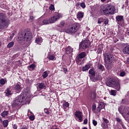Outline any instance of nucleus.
I'll list each match as a JSON object with an SVG mask.
<instances>
[{"label": "nucleus", "instance_id": "nucleus-12", "mask_svg": "<svg viewBox=\"0 0 129 129\" xmlns=\"http://www.w3.org/2000/svg\"><path fill=\"white\" fill-rule=\"evenodd\" d=\"M22 40H24V41H31L32 40V33L30 32L25 33Z\"/></svg>", "mask_w": 129, "mask_h": 129}, {"label": "nucleus", "instance_id": "nucleus-4", "mask_svg": "<svg viewBox=\"0 0 129 129\" xmlns=\"http://www.w3.org/2000/svg\"><path fill=\"white\" fill-rule=\"evenodd\" d=\"M80 29V24L79 23H74L71 27L68 28L65 30L67 34H70V35H75Z\"/></svg>", "mask_w": 129, "mask_h": 129}, {"label": "nucleus", "instance_id": "nucleus-31", "mask_svg": "<svg viewBox=\"0 0 129 129\" xmlns=\"http://www.w3.org/2000/svg\"><path fill=\"white\" fill-rule=\"evenodd\" d=\"M48 75H49V72H47V71L44 72L42 76L43 79L47 78V77H48Z\"/></svg>", "mask_w": 129, "mask_h": 129}, {"label": "nucleus", "instance_id": "nucleus-39", "mask_svg": "<svg viewBox=\"0 0 129 129\" xmlns=\"http://www.w3.org/2000/svg\"><path fill=\"white\" fill-rule=\"evenodd\" d=\"M104 20L102 18H100L98 20V24H101V23H103Z\"/></svg>", "mask_w": 129, "mask_h": 129}, {"label": "nucleus", "instance_id": "nucleus-7", "mask_svg": "<svg viewBox=\"0 0 129 129\" xmlns=\"http://www.w3.org/2000/svg\"><path fill=\"white\" fill-rule=\"evenodd\" d=\"M90 41L88 39H86L82 41L81 43H80L79 48L80 49H84L85 48L87 49V48L90 46Z\"/></svg>", "mask_w": 129, "mask_h": 129}, {"label": "nucleus", "instance_id": "nucleus-11", "mask_svg": "<svg viewBox=\"0 0 129 129\" xmlns=\"http://www.w3.org/2000/svg\"><path fill=\"white\" fill-rule=\"evenodd\" d=\"M75 115L78 118V121H79L80 122H81L83 121V115L82 114V113L80 111H76L75 113Z\"/></svg>", "mask_w": 129, "mask_h": 129}, {"label": "nucleus", "instance_id": "nucleus-49", "mask_svg": "<svg viewBox=\"0 0 129 129\" xmlns=\"http://www.w3.org/2000/svg\"><path fill=\"white\" fill-rule=\"evenodd\" d=\"M92 122H93V125H94V126H96V125H97V121H96L95 120H93Z\"/></svg>", "mask_w": 129, "mask_h": 129}, {"label": "nucleus", "instance_id": "nucleus-63", "mask_svg": "<svg viewBox=\"0 0 129 129\" xmlns=\"http://www.w3.org/2000/svg\"><path fill=\"white\" fill-rule=\"evenodd\" d=\"M76 6L77 7H79V6H80L79 3H77V4H76Z\"/></svg>", "mask_w": 129, "mask_h": 129}, {"label": "nucleus", "instance_id": "nucleus-48", "mask_svg": "<svg viewBox=\"0 0 129 129\" xmlns=\"http://www.w3.org/2000/svg\"><path fill=\"white\" fill-rule=\"evenodd\" d=\"M120 76L121 77H123V76H125V72H121L120 73Z\"/></svg>", "mask_w": 129, "mask_h": 129}, {"label": "nucleus", "instance_id": "nucleus-32", "mask_svg": "<svg viewBox=\"0 0 129 129\" xmlns=\"http://www.w3.org/2000/svg\"><path fill=\"white\" fill-rule=\"evenodd\" d=\"M47 58L48 59H49V60H53L55 58V56H54L53 55L48 54L47 56Z\"/></svg>", "mask_w": 129, "mask_h": 129}, {"label": "nucleus", "instance_id": "nucleus-3", "mask_svg": "<svg viewBox=\"0 0 129 129\" xmlns=\"http://www.w3.org/2000/svg\"><path fill=\"white\" fill-rule=\"evenodd\" d=\"M10 25V20L7 17L6 14L0 13V29H6Z\"/></svg>", "mask_w": 129, "mask_h": 129}, {"label": "nucleus", "instance_id": "nucleus-29", "mask_svg": "<svg viewBox=\"0 0 129 129\" xmlns=\"http://www.w3.org/2000/svg\"><path fill=\"white\" fill-rule=\"evenodd\" d=\"M98 69L101 71H104V67L101 64H99L98 65Z\"/></svg>", "mask_w": 129, "mask_h": 129}, {"label": "nucleus", "instance_id": "nucleus-15", "mask_svg": "<svg viewBox=\"0 0 129 129\" xmlns=\"http://www.w3.org/2000/svg\"><path fill=\"white\" fill-rule=\"evenodd\" d=\"M104 107H105V106H104L103 104H100L97 107V110L94 111L95 113H99L101 111V109H103Z\"/></svg>", "mask_w": 129, "mask_h": 129}, {"label": "nucleus", "instance_id": "nucleus-37", "mask_svg": "<svg viewBox=\"0 0 129 129\" xmlns=\"http://www.w3.org/2000/svg\"><path fill=\"white\" fill-rule=\"evenodd\" d=\"M81 59L82 58H80L79 56H77L76 58V61L77 62V63H80V62L82 61Z\"/></svg>", "mask_w": 129, "mask_h": 129}, {"label": "nucleus", "instance_id": "nucleus-27", "mask_svg": "<svg viewBox=\"0 0 129 129\" xmlns=\"http://www.w3.org/2000/svg\"><path fill=\"white\" fill-rule=\"evenodd\" d=\"M117 93V91L115 90H111L109 91V93L110 95H113V96H115L116 95V93Z\"/></svg>", "mask_w": 129, "mask_h": 129}, {"label": "nucleus", "instance_id": "nucleus-41", "mask_svg": "<svg viewBox=\"0 0 129 129\" xmlns=\"http://www.w3.org/2000/svg\"><path fill=\"white\" fill-rule=\"evenodd\" d=\"M49 10L50 11H54V10H55V7L54 6V5H51L50 6L49 8Z\"/></svg>", "mask_w": 129, "mask_h": 129}, {"label": "nucleus", "instance_id": "nucleus-44", "mask_svg": "<svg viewBox=\"0 0 129 129\" xmlns=\"http://www.w3.org/2000/svg\"><path fill=\"white\" fill-rule=\"evenodd\" d=\"M29 119H30V120H34L35 119V115H31L29 116Z\"/></svg>", "mask_w": 129, "mask_h": 129}, {"label": "nucleus", "instance_id": "nucleus-28", "mask_svg": "<svg viewBox=\"0 0 129 129\" xmlns=\"http://www.w3.org/2000/svg\"><path fill=\"white\" fill-rule=\"evenodd\" d=\"M89 68H90V66H89V64H87L85 66V67H83L82 71H87V70H88Z\"/></svg>", "mask_w": 129, "mask_h": 129}, {"label": "nucleus", "instance_id": "nucleus-8", "mask_svg": "<svg viewBox=\"0 0 129 129\" xmlns=\"http://www.w3.org/2000/svg\"><path fill=\"white\" fill-rule=\"evenodd\" d=\"M116 21H117V24L120 26L121 27H123L124 24V19H123V16L121 15H118L116 17Z\"/></svg>", "mask_w": 129, "mask_h": 129}, {"label": "nucleus", "instance_id": "nucleus-20", "mask_svg": "<svg viewBox=\"0 0 129 129\" xmlns=\"http://www.w3.org/2000/svg\"><path fill=\"white\" fill-rule=\"evenodd\" d=\"M38 88L39 89L42 90L46 88V85H45V84L43 83H39L38 84Z\"/></svg>", "mask_w": 129, "mask_h": 129}, {"label": "nucleus", "instance_id": "nucleus-22", "mask_svg": "<svg viewBox=\"0 0 129 129\" xmlns=\"http://www.w3.org/2000/svg\"><path fill=\"white\" fill-rule=\"evenodd\" d=\"M128 112H129V107L127 106H126L123 108L122 115L123 114H126V113H128Z\"/></svg>", "mask_w": 129, "mask_h": 129}, {"label": "nucleus", "instance_id": "nucleus-43", "mask_svg": "<svg viewBox=\"0 0 129 129\" xmlns=\"http://www.w3.org/2000/svg\"><path fill=\"white\" fill-rule=\"evenodd\" d=\"M80 6L82 9H85V8H86V5H85V3H82Z\"/></svg>", "mask_w": 129, "mask_h": 129}, {"label": "nucleus", "instance_id": "nucleus-46", "mask_svg": "<svg viewBox=\"0 0 129 129\" xmlns=\"http://www.w3.org/2000/svg\"><path fill=\"white\" fill-rule=\"evenodd\" d=\"M102 119L104 121V122H105V123H108V122H109V121H108V120L104 117L102 118Z\"/></svg>", "mask_w": 129, "mask_h": 129}, {"label": "nucleus", "instance_id": "nucleus-47", "mask_svg": "<svg viewBox=\"0 0 129 129\" xmlns=\"http://www.w3.org/2000/svg\"><path fill=\"white\" fill-rule=\"evenodd\" d=\"M44 112L45 113H46V114H50V112L49 111V109H44Z\"/></svg>", "mask_w": 129, "mask_h": 129}, {"label": "nucleus", "instance_id": "nucleus-52", "mask_svg": "<svg viewBox=\"0 0 129 129\" xmlns=\"http://www.w3.org/2000/svg\"><path fill=\"white\" fill-rule=\"evenodd\" d=\"M103 47H104V45L103 44H101L99 45L98 49H103Z\"/></svg>", "mask_w": 129, "mask_h": 129}, {"label": "nucleus", "instance_id": "nucleus-57", "mask_svg": "<svg viewBox=\"0 0 129 129\" xmlns=\"http://www.w3.org/2000/svg\"><path fill=\"white\" fill-rule=\"evenodd\" d=\"M63 72H64V73H66V72H67V71H68V70H67V69H65V68H63Z\"/></svg>", "mask_w": 129, "mask_h": 129}, {"label": "nucleus", "instance_id": "nucleus-13", "mask_svg": "<svg viewBox=\"0 0 129 129\" xmlns=\"http://www.w3.org/2000/svg\"><path fill=\"white\" fill-rule=\"evenodd\" d=\"M64 26H65V22H60L59 24L57 25L56 26L57 31H59V32H64V29H63V28H64Z\"/></svg>", "mask_w": 129, "mask_h": 129}, {"label": "nucleus", "instance_id": "nucleus-14", "mask_svg": "<svg viewBox=\"0 0 129 129\" xmlns=\"http://www.w3.org/2000/svg\"><path fill=\"white\" fill-rule=\"evenodd\" d=\"M5 93L6 94V96H12V95L13 94V92H12V88L11 87L7 88L6 90Z\"/></svg>", "mask_w": 129, "mask_h": 129}, {"label": "nucleus", "instance_id": "nucleus-42", "mask_svg": "<svg viewBox=\"0 0 129 129\" xmlns=\"http://www.w3.org/2000/svg\"><path fill=\"white\" fill-rule=\"evenodd\" d=\"M123 47L124 49H129V45L127 43L123 44Z\"/></svg>", "mask_w": 129, "mask_h": 129}, {"label": "nucleus", "instance_id": "nucleus-33", "mask_svg": "<svg viewBox=\"0 0 129 129\" xmlns=\"http://www.w3.org/2000/svg\"><path fill=\"white\" fill-rule=\"evenodd\" d=\"M7 83V81L5 79H2L0 80V84L1 85H5Z\"/></svg>", "mask_w": 129, "mask_h": 129}, {"label": "nucleus", "instance_id": "nucleus-45", "mask_svg": "<svg viewBox=\"0 0 129 129\" xmlns=\"http://www.w3.org/2000/svg\"><path fill=\"white\" fill-rule=\"evenodd\" d=\"M95 51H97L98 54H100L101 53H102V49H95Z\"/></svg>", "mask_w": 129, "mask_h": 129}, {"label": "nucleus", "instance_id": "nucleus-23", "mask_svg": "<svg viewBox=\"0 0 129 129\" xmlns=\"http://www.w3.org/2000/svg\"><path fill=\"white\" fill-rule=\"evenodd\" d=\"M87 54L85 52H83L79 54L78 55H77L80 58L83 59V58H85V56H86Z\"/></svg>", "mask_w": 129, "mask_h": 129}, {"label": "nucleus", "instance_id": "nucleus-30", "mask_svg": "<svg viewBox=\"0 0 129 129\" xmlns=\"http://www.w3.org/2000/svg\"><path fill=\"white\" fill-rule=\"evenodd\" d=\"M125 120H129V112L122 115Z\"/></svg>", "mask_w": 129, "mask_h": 129}, {"label": "nucleus", "instance_id": "nucleus-54", "mask_svg": "<svg viewBox=\"0 0 129 129\" xmlns=\"http://www.w3.org/2000/svg\"><path fill=\"white\" fill-rule=\"evenodd\" d=\"M18 128V126L15 124L13 125V129H17Z\"/></svg>", "mask_w": 129, "mask_h": 129}, {"label": "nucleus", "instance_id": "nucleus-19", "mask_svg": "<svg viewBox=\"0 0 129 129\" xmlns=\"http://www.w3.org/2000/svg\"><path fill=\"white\" fill-rule=\"evenodd\" d=\"M1 116L4 118H8V115H9V111H4L1 114Z\"/></svg>", "mask_w": 129, "mask_h": 129}, {"label": "nucleus", "instance_id": "nucleus-17", "mask_svg": "<svg viewBox=\"0 0 129 129\" xmlns=\"http://www.w3.org/2000/svg\"><path fill=\"white\" fill-rule=\"evenodd\" d=\"M15 90L17 93H19L21 90H22V87H21V85L17 84L15 86Z\"/></svg>", "mask_w": 129, "mask_h": 129}, {"label": "nucleus", "instance_id": "nucleus-26", "mask_svg": "<svg viewBox=\"0 0 129 129\" xmlns=\"http://www.w3.org/2000/svg\"><path fill=\"white\" fill-rule=\"evenodd\" d=\"M35 42L38 45H41V43L42 42V38L41 37H37L35 40Z\"/></svg>", "mask_w": 129, "mask_h": 129}, {"label": "nucleus", "instance_id": "nucleus-55", "mask_svg": "<svg viewBox=\"0 0 129 129\" xmlns=\"http://www.w3.org/2000/svg\"><path fill=\"white\" fill-rule=\"evenodd\" d=\"M14 36H15V33H13L10 37V39H13V38H14Z\"/></svg>", "mask_w": 129, "mask_h": 129}, {"label": "nucleus", "instance_id": "nucleus-18", "mask_svg": "<svg viewBox=\"0 0 129 129\" xmlns=\"http://www.w3.org/2000/svg\"><path fill=\"white\" fill-rule=\"evenodd\" d=\"M90 99L92 101H94L96 98V92H93L91 93V95L90 96Z\"/></svg>", "mask_w": 129, "mask_h": 129}, {"label": "nucleus", "instance_id": "nucleus-25", "mask_svg": "<svg viewBox=\"0 0 129 129\" xmlns=\"http://www.w3.org/2000/svg\"><path fill=\"white\" fill-rule=\"evenodd\" d=\"M3 126L4 127H8V126L9 125V120H4V121H3Z\"/></svg>", "mask_w": 129, "mask_h": 129}, {"label": "nucleus", "instance_id": "nucleus-38", "mask_svg": "<svg viewBox=\"0 0 129 129\" xmlns=\"http://www.w3.org/2000/svg\"><path fill=\"white\" fill-rule=\"evenodd\" d=\"M63 107L64 108V109H66L67 108V107H69V103L68 102H66L64 103L63 105H62Z\"/></svg>", "mask_w": 129, "mask_h": 129}, {"label": "nucleus", "instance_id": "nucleus-36", "mask_svg": "<svg viewBox=\"0 0 129 129\" xmlns=\"http://www.w3.org/2000/svg\"><path fill=\"white\" fill-rule=\"evenodd\" d=\"M65 53H66V54H71V53H72V49H67L65 50Z\"/></svg>", "mask_w": 129, "mask_h": 129}, {"label": "nucleus", "instance_id": "nucleus-53", "mask_svg": "<svg viewBox=\"0 0 129 129\" xmlns=\"http://www.w3.org/2000/svg\"><path fill=\"white\" fill-rule=\"evenodd\" d=\"M88 121V120L87 119H85L84 120V124H87Z\"/></svg>", "mask_w": 129, "mask_h": 129}, {"label": "nucleus", "instance_id": "nucleus-1", "mask_svg": "<svg viewBox=\"0 0 129 129\" xmlns=\"http://www.w3.org/2000/svg\"><path fill=\"white\" fill-rule=\"evenodd\" d=\"M101 11L107 16V15H113L115 13V7L112 4H107L106 5H101L100 7Z\"/></svg>", "mask_w": 129, "mask_h": 129}, {"label": "nucleus", "instance_id": "nucleus-61", "mask_svg": "<svg viewBox=\"0 0 129 129\" xmlns=\"http://www.w3.org/2000/svg\"><path fill=\"white\" fill-rule=\"evenodd\" d=\"M126 63H127V64H129V58H127V59H126Z\"/></svg>", "mask_w": 129, "mask_h": 129}, {"label": "nucleus", "instance_id": "nucleus-62", "mask_svg": "<svg viewBox=\"0 0 129 129\" xmlns=\"http://www.w3.org/2000/svg\"><path fill=\"white\" fill-rule=\"evenodd\" d=\"M0 122H3V118L0 116Z\"/></svg>", "mask_w": 129, "mask_h": 129}, {"label": "nucleus", "instance_id": "nucleus-50", "mask_svg": "<svg viewBox=\"0 0 129 129\" xmlns=\"http://www.w3.org/2000/svg\"><path fill=\"white\" fill-rule=\"evenodd\" d=\"M104 24L105 25H107L108 24V19H105L104 20Z\"/></svg>", "mask_w": 129, "mask_h": 129}, {"label": "nucleus", "instance_id": "nucleus-59", "mask_svg": "<svg viewBox=\"0 0 129 129\" xmlns=\"http://www.w3.org/2000/svg\"><path fill=\"white\" fill-rule=\"evenodd\" d=\"M18 56V54H15L13 55V58H17Z\"/></svg>", "mask_w": 129, "mask_h": 129}, {"label": "nucleus", "instance_id": "nucleus-40", "mask_svg": "<svg viewBox=\"0 0 129 129\" xmlns=\"http://www.w3.org/2000/svg\"><path fill=\"white\" fill-rule=\"evenodd\" d=\"M123 53H124V54H129V49H123Z\"/></svg>", "mask_w": 129, "mask_h": 129}, {"label": "nucleus", "instance_id": "nucleus-2", "mask_svg": "<svg viewBox=\"0 0 129 129\" xmlns=\"http://www.w3.org/2000/svg\"><path fill=\"white\" fill-rule=\"evenodd\" d=\"M26 103V97L23 95L17 96L12 103V106L14 108H19V106L23 105Z\"/></svg>", "mask_w": 129, "mask_h": 129}, {"label": "nucleus", "instance_id": "nucleus-9", "mask_svg": "<svg viewBox=\"0 0 129 129\" xmlns=\"http://www.w3.org/2000/svg\"><path fill=\"white\" fill-rule=\"evenodd\" d=\"M62 16L60 14L54 15L49 19L50 24H54L58 19H60V18H62Z\"/></svg>", "mask_w": 129, "mask_h": 129}, {"label": "nucleus", "instance_id": "nucleus-5", "mask_svg": "<svg viewBox=\"0 0 129 129\" xmlns=\"http://www.w3.org/2000/svg\"><path fill=\"white\" fill-rule=\"evenodd\" d=\"M104 60L107 65H110L115 60V55L111 52L105 53H104Z\"/></svg>", "mask_w": 129, "mask_h": 129}, {"label": "nucleus", "instance_id": "nucleus-51", "mask_svg": "<svg viewBox=\"0 0 129 129\" xmlns=\"http://www.w3.org/2000/svg\"><path fill=\"white\" fill-rule=\"evenodd\" d=\"M121 103L122 104H125V103H126L125 99H122V101L121 102Z\"/></svg>", "mask_w": 129, "mask_h": 129}, {"label": "nucleus", "instance_id": "nucleus-10", "mask_svg": "<svg viewBox=\"0 0 129 129\" xmlns=\"http://www.w3.org/2000/svg\"><path fill=\"white\" fill-rule=\"evenodd\" d=\"M89 76L93 82H95L96 81V79H95V71L93 69H90L89 71Z\"/></svg>", "mask_w": 129, "mask_h": 129}, {"label": "nucleus", "instance_id": "nucleus-21", "mask_svg": "<svg viewBox=\"0 0 129 129\" xmlns=\"http://www.w3.org/2000/svg\"><path fill=\"white\" fill-rule=\"evenodd\" d=\"M84 16V13L82 12H79L77 15L78 19H82Z\"/></svg>", "mask_w": 129, "mask_h": 129}, {"label": "nucleus", "instance_id": "nucleus-64", "mask_svg": "<svg viewBox=\"0 0 129 129\" xmlns=\"http://www.w3.org/2000/svg\"><path fill=\"white\" fill-rule=\"evenodd\" d=\"M21 129H28V128H27L26 127H24L21 128Z\"/></svg>", "mask_w": 129, "mask_h": 129}, {"label": "nucleus", "instance_id": "nucleus-6", "mask_svg": "<svg viewBox=\"0 0 129 129\" xmlns=\"http://www.w3.org/2000/svg\"><path fill=\"white\" fill-rule=\"evenodd\" d=\"M107 86L109 87H112L116 90L120 89V85L119 82H116L115 80L113 78H110L109 81L106 82Z\"/></svg>", "mask_w": 129, "mask_h": 129}, {"label": "nucleus", "instance_id": "nucleus-35", "mask_svg": "<svg viewBox=\"0 0 129 129\" xmlns=\"http://www.w3.org/2000/svg\"><path fill=\"white\" fill-rule=\"evenodd\" d=\"M14 44H15V42H14V41H11L7 45L8 48H12V47L14 46Z\"/></svg>", "mask_w": 129, "mask_h": 129}, {"label": "nucleus", "instance_id": "nucleus-24", "mask_svg": "<svg viewBox=\"0 0 129 129\" xmlns=\"http://www.w3.org/2000/svg\"><path fill=\"white\" fill-rule=\"evenodd\" d=\"M35 68H36V65H35L34 64H32L28 67V69L30 71H33L35 70Z\"/></svg>", "mask_w": 129, "mask_h": 129}, {"label": "nucleus", "instance_id": "nucleus-60", "mask_svg": "<svg viewBox=\"0 0 129 129\" xmlns=\"http://www.w3.org/2000/svg\"><path fill=\"white\" fill-rule=\"evenodd\" d=\"M92 109H93V110H95V109H96V107H95V106H93Z\"/></svg>", "mask_w": 129, "mask_h": 129}, {"label": "nucleus", "instance_id": "nucleus-56", "mask_svg": "<svg viewBox=\"0 0 129 129\" xmlns=\"http://www.w3.org/2000/svg\"><path fill=\"white\" fill-rule=\"evenodd\" d=\"M34 19H35V18L33 16H30V20L31 21H34Z\"/></svg>", "mask_w": 129, "mask_h": 129}, {"label": "nucleus", "instance_id": "nucleus-16", "mask_svg": "<svg viewBox=\"0 0 129 129\" xmlns=\"http://www.w3.org/2000/svg\"><path fill=\"white\" fill-rule=\"evenodd\" d=\"M115 120L117 121V122H118L119 124H120L123 128H125V126H124V124H123V122L121 120V119L119 118V117H117L115 118Z\"/></svg>", "mask_w": 129, "mask_h": 129}, {"label": "nucleus", "instance_id": "nucleus-34", "mask_svg": "<svg viewBox=\"0 0 129 129\" xmlns=\"http://www.w3.org/2000/svg\"><path fill=\"white\" fill-rule=\"evenodd\" d=\"M42 23L43 25H48V24H50V21L48 19H44L43 20Z\"/></svg>", "mask_w": 129, "mask_h": 129}, {"label": "nucleus", "instance_id": "nucleus-58", "mask_svg": "<svg viewBox=\"0 0 129 129\" xmlns=\"http://www.w3.org/2000/svg\"><path fill=\"white\" fill-rule=\"evenodd\" d=\"M126 33L129 36V28L127 29Z\"/></svg>", "mask_w": 129, "mask_h": 129}]
</instances>
